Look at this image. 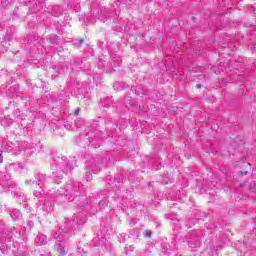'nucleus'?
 Segmentation results:
<instances>
[{
	"mask_svg": "<svg viewBox=\"0 0 256 256\" xmlns=\"http://www.w3.org/2000/svg\"><path fill=\"white\" fill-rule=\"evenodd\" d=\"M90 143H91V145L93 146V147H95V149H97V147H99L101 144H95V143H93V142H91L90 141Z\"/></svg>",
	"mask_w": 256,
	"mask_h": 256,
	"instance_id": "20",
	"label": "nucleus"
},
{
	"mask_svg": "<svg viewBox=\"0 0 256 256\" xmlns=\"http://www.w3.org/2000/svg\"><path fill=\"white\" fill-rule=\"evenodd\" d=\"M39 36L33 35L28 39V45H34V47H37L39 45Z\"/></svg>",
	"mask_w": 256,
	"mask_h": 256,
	"instance_id": "11",
	"label": "nucleus"
},
{
	"mask_svg": "<svg viewBox=\"0 0 256 256\" xmlns=\"http://www.w3.org/2000/svg\"><path fill=\"white\" fill-rule=\"evenodd\" d=\"M27 227H28V229H32L33 228V221L28 220L27 221Z\"/></svg>",
	"mask_w": 256,
	"mask_h": 256,
	"instance_id": "15",
	"label": "nucleus"
},
{
	"mask_svg": "<svg viewBox=\"0 0 256 256\" xmlns=\"http://www.w3.org/2000/svg\"><path fill=\"white\" fill-rule=\"evenodd\" d=\"M93 79H94V81H95V79H101V75H99L98 77L94 76Z\"/></svg>",
	"mask_w": 256,
	"mask_h": 256,
	"instance_id": "24",
	"label": "nucleus"
},
{
	"mask_svg": "<svg viewBox=\"0 0 256 256\" xmlns=\"http://www.w3.org/2000/svg\"><path fill=\"white\" fill-rule=\"evenodd\" d=\"M14 151H24L26 155H31V153H35L37 148H33V144H29V142H21L16 147H14Z\"/></svg>",
	"mask_w": 256,
	"mask_h": 256,
	"instance_id": "5",
	"label": "nucleus"
},
{
	"mask_svg": "<svg viewBox=\"0 0 256 256\" xmlns=\"http://www.w3.org/2000/svg\"><path fill=\"white\" fill-rule=\"evenodd\" d=\"M129 251H135V246L130 245L129 247H126L124 251L125 255H128Z\"/></svg>",
	"mask_w": 256,
	"mask_h": 256,
	"instance_id": "14",
	"label": "nucleus"
},
{
	"mask_svg": "<svg viewBox=\"0 0 256 256\" xmlns=\"http://www.w3.org/2000/svg\"><path fill=\"white\" fill-rule=\"evenodd\" d=\"M247 173H248L247 171L241 172L242 175H247Z\"/></svg>",
	"mask_w": 256,
	"mask_h": 256,
	"instance_id": "25",
	"label": "nucleus"
},
{
	"mask_svg": "<svg viewBox=\"0 0 256 256\" xmlns=\"http://www.w3.org/2000/svg\"><path fill=\"white\" fill-rule=\"evenodd\" d=\"M34 195H35V197H37L39 203H43V205H45V206L51 205L50 201H53L55 199L53 196H51V197L45 196L39 192H34Z\"/></svg>",
	"mask_w": 256,
	"mask_h": 256,
	"instance_id": "7",
	"label": "nucleus"
},
{
	"mask_svg": "<svg viewBox=\"0 0 256 256\" xmlns=\"http://www.w3.org/2000/svg\"><path fill=\"white\" fill-rule=\"evenodd\" d=\"M0 163H3V151L0 150Z\"/></svg>",
	"mask_w": 256,
	"mask_h": 256,
	"instance_id": "19",
	"label": "nucleus"
},
{
	"mask_svg": "<svg viewBox=\"0 0 256 256\" xmlns=\"http://www.w3.org/2000/svg\"><path fill=\"white\" fill-rule=\"evenodd\" d=\"M85 223V217L81 216L80 213L75 214L72 219H65L64 226L58 229V231L53 230L51 232L52 237L56 239V245H58V252L60 255H67L69 251V244L67 239H69V233L75 231L76 227L83 225Z\"/></svg>",
	"mask_w": 256,
	"mask_h": 256,
	"instance_id": "1",
	"label": "nucleus"
},
{
	"mask_svg": "<svg viewBox=\"0 0 256 256\" xmlns=\"http://www.w3.org/2000/svg\"><path fill=\"white\" fill-rule=\"evenodd\" d=\"M168 217H169V219H173V217L170 214H168Z\"/></svg>",
	"mask_w": 256,
	"mask_h": 256,
	"instance_id": "28",
	"label": "nucleus"
},
{
	"mask_svg": "<svg viewBox=\"0 0 256 256\" xmlns=\"http://www.w3.org/2000/svg\"><path fill=\"white\" fill-rule=\"evenodd\" d=\"M59 73H65V70H60Z\"/></svg>",
	"mask_w": 256,
	"mask_h": 256,
	"instance_id": "27",
	"label": "nucleus"
},
{
	"mask_svg": "<svg viewBox=\"0 0 256 256\" xmlns=\"http://www.w3.org/2000/svg\"><path fill=\"white\" fill-rule=\"evenodd\" d=\"M65 189L66 190L63 194L66 197H68V195H71L72 201H75V203H77L78 201V207L82 208V211H88L89 215H96L98 210L95 203V199H87L85 196H79V198H77V193L81 191V187L77 185L66 184Z\"/></svg>",
	"mask_w": 256,
	"mask_h": 256,
	"instance_id": "2",
	"label": "nucleus"
},
{
	"mask_svg": "<svg viewBox=\"0 0 256 256\" xmlns=\"http://www.w3.org/2000/svg\"><path fill=\"white\" fill-rule=\"evenodd\" d=\"M50 43H52V44L57 43V36H54L53 38H50Z\"/></svg>",
	"mask_w": 256,
	"mask_h": 256,
	"instance_id": "16",
	"label": "nucleus"
},
{
	"mask_svg": "<svg viewBox=\"0 0 256 256\" xmlns=\"http://www.w3.org/2000/svg\"><path fill=\"white\" fill-rule=\"evenodd\" d=\"M6 1H8V3H9V1H11V0H6Z\"/></svg>",
	"mask_w": 256,
	"mask_h": 256,
	"instance_id": "32",
	"label": "nucleus"
},
{
	"mask_svg": "<svg viewBox=\"0 0 256 256\" xmlns=\"http://www.w3.org/2000/svg\"><path fill=\"white\" fill-rule=\"evenodd\" d=\"M39 9H41V5L39 6Z\"/></svg>",
	"mask_w": 256,
	"mask_h": 256,
	"instance_id": "33",
	"label": "nucleus"
},
{
	"mask_svg": "<svg viewBox=\"0 0 256 256\" xmlns=\"http://www.w3.org/2000/svg\"><path fill=\"white\" fill-rule=\"evenodd\" d=\"M37 245H47V236L45 234L39 233L35 238Z\"/></svg>",
	"mask_w": 256,
	"mask_h": 256,
	"instance_id": "9",
	"label": "nucleus"
},
{
	"mask_svg": "<svg viewBox=\"0 0 256 256\" xmlns=\"http://www.w3.org/2000/svg\"><path fill=\"white\" fill-rule=\"evenodd\" d=\"M0 185H2L4 189H9L11 195L16 197L19 203H25V194L23 191H21V188H17V186H15V183H13V180L9 174H2L0 178Z\"/></svg>",
	"mask_w": 256,
	"mask_h": 256,
	"instance_id": "4",
	"label": "nucleus"
},
{
	"mask_svg": "<svg viewBox=\"0 0 256 256\" xmlns=\"http://www.w3.org/2000/svg\"><path fill=\"white\" fill-rule=\"evenodd\" d=\"M253 9H254V13H256V8H255V6H253Z\"/></svg>",
	"mask_w": 256,
	"mask_h": 256,
	"instance_id": "29",
	"label": "nucleus"
},
{
	"mask_svg": "<svg viewBox=\"0 0 256 256\" xmlns=\"http://www.w3.org/2000/svg\"><path fill=\"white\" fill-rule=\"evenodd\" d=\"M123 105H125L127 109H131V107H133V100L131 99V97L125 98L123 100Z\"/></svg>",
	"mask_w": 256,
	"mask_h": 256,
	"instance_id": "12",
	"label": "nucleus"
},
{
	"mask_svg": "<svg viewBox=\"0 0 256 256\" xmlns=\"http://www.w3.org/2000/svg\"><path fill=\"white\" fill-rule=\"evenodd\" d=\"M10 217H12L14 221H17V219H21L22 215L18 209H12L10 210Z\"/></svg>",
	"mask_w": 256,
	"mask_h": 256,
	"instance_id": "10",
	"label": "nucleus"
},
{
	"mask_svg": "<svg viewBox=\"0 0 256 256\" xmlns=\"http://www.w3.org/2000/svg\"><path fill=\"white\" fill-rule=\"evenodd\" d=\"M100 207L103 209L104 207H107V202L101 201L100 202Z\"/></svg>",
	"mask_w": 256,
	"mask_h": 256,
	"instance_id": "17",
	"label": "nucleus"
},
{
	"mask_svg": "<svg viewBox=\"0 0 256 256\" xmlns=\"http://www.w3.org/2000/svg\"><path fill=\"white\" fill-rule=\"evenodd\" d=\"M116 85H119V83H116V84L114 85V87H116Z\"/></svg>",
	"mask_w": 256,
	"mask_h": 256,
	"instance_id": "31",
	"label": "nucleus"
},
{
	"mask_svg": "<svg viewBox=\"0 0 256 256\" xmlns=\"http://www.w3.org/2000/svg\"><path fill=\"white\" fill-rule=\"evenodd\" d=\"M79 43H83V39H80V40H79Z\"/></svg>",
	"mask_w": 256,
	"mask_h": 256,
	"instance_id": "30",
	"label": "nucleus"
},
{
	"mask_svg": "<svg viewBox=\"0 0 256 256\" xmlns=\"http://www.w3.org/2000/svg\"><path fill=\"white\" fill-rule=\"evenodd\" d=\"M79 111H80V109L79 108H77L75 111H74V115H79Z\"/></svg>",
	"mask_w": 256,
	"mask_h": 256,
	"instance_id": "22",
	"label": "nucleus"
},
{
	"mask_svg": "<svg viewBox=\"0 0 256 256\" xmlns=\"http://www.w3.org/2000/svg\"><path fill=\"white\" fill-rule=\"evenodd\" d=\"M199 243H201V239L197 238L196 240L188 241V245L192 248L199 247Z\"/></svg>",
	"mask_w": 256,
	"mask_h": 256,
	"instance_id": "13",
	"label": "nucleus"
},
{
	"mask_svg": "<svg viewBox=\"0 0 256 256\" xmlns=\"http://www.w3.org/2000/svg\"><path fill=\"white\" fill-rule=\"evenodd\" d=\"M76 163H71L67 157H57L56 160L52 163V177L56 181L58 179H63V174L67 171H71L75 167Z\"/></svg>",
	"mask_w": 256,
	"mask_h": 256,
	"instance_id": "3",
	"label": "nucleus"
},
{
	"mask_svg": "<svg viewBox=\"0 0 256 256\" xmlns=\"http://www.w3.org/2000/svg\"><path fill=\"white\" fill-rule=\"evenodd\" d=\"M86 165L88 166V171H86V179L87 181H91V179H93L91 172L97 174L99 171H101V167L94 162H92V165H89V161L86 162Z\"/></svg>",
	"mask_w": 256,
	"mask_h": 256,
	"instance_id": "6",
	"label": "nucleus"
},
{
	"mask_svg": "<svg viewBox=\"0 0 256 256\" xmlns=\"http://www.w3.org/2000/svg\"><path fill=\"white\" fill-rule=\"evenodd\" d=\"M197 88L200 89L201 88V84H197Z\"/></svg>",
	"mask_w": 256,
	"mask_h": 256,
	"instance_id": "26",
	"label": "nucleus"
},
{
	"mask_svg": "<svg viewBox=\"0 0 256 256\" xmlns=\"http://www.w3.org/2000/svg\"><path fill=\"white\" fill-rule=\"evenodd\" d=\"M49 181H51V178L47 177L46 175L41 174L40 176H38L37 178V182H32V185H34L35 187H40V189L42 188V185H45V183H49Z\"/></svg>",
	"mask_w": 256,
	"mask_h": 256,
	"instance_id": "8",
	"label": "nucleus"
},
{
	"mask_svg": "<svg viewBox=\"0 0 256 256\" xmlns=\"http://www.w3.org/2000/svg\"><path fill=\"white\" fill-rule=\"evenodd\" d=\"M253 187H256V182H252V183H251V185H250L251 191H253Z\"/></svg>",
	"mask_w": 256,
	"mask_h": 256,
	"instance_id": "21",
	"label": "nucleus"
},
{
	"mask_svg": "<svg viewBox=\"0 0 256 256\" xmlns=\"http://www.w3.org/2000/svg\"><path fill=\"white\" fill-rule=\"evenodd\" d=\"M25 183H26L27 185H31L32 182H31V180H26Z\"/></svg>",
	"mask_w": 256,
	"mask_h": 256,
	"instance_id": "23",
	"label": "nucleus"
},
{
	"mask_svg": "<svg viewBox=\"0 0 256 256\" xmlns=\"http://www.w3.org/2000/svg\"><path fill=\"white\" fill-rule=\"evenodd\" d=\"M151 231L150 230H147L146 232H145V237H151Z\"/></svg>",
	"mask_w": 256,
	"mask_h": 256,
	"instance_id": "18",
	"label": "nucleus"
}]
</instances>
